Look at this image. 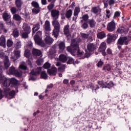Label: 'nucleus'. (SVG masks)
<instances>
[{
	"label": "nucleus",
	"instance_id": "20e7f679",
	"mask_svg": "<svg viewBox=\"0 0 131 131\" xmlns=\"http://www.w3.org/2000/svg\"><path fill=\"white\" fill-rule=\"evenodd\" d=\"M42 32L41 31H38L36 34L35 35L34 37V39L35 40V42L37 45L38 46H41V47H45L46 46V44L42 42L41 40V38H40V36H41Z\"/></svg>",
	"mask_w": 131,
	"mask_h": 131
},
{
	"label": "nucleus",
	"instance_id": "4be33fe9",
	"mask_svg": "<svg viewBox=\"0 0 131 131\" xmlns=\"http://www.w3.org/2000/svg\"><path fill=\"white\" fill-rule=\"evenodd\" d=\"M59 61L62 62V63H65L67 61V56L64 54H61L59 56Z\"/></svg>",
	"mask_w": 131,
	"mask_h": 131
},
{
	"label": "nucleus",
	"instance_id": "7c9ffc66",
	"mask_svg": "<svg viewBox=\"0 0 131 131\" xmlns=\"http://www.w3.org/2000/svg\"><path fill=\"white\" fill-rule=\"evenodd\" d=\"M125 31V29L123 26L119 28L117 30V33H122Z\"/></svg>",
	"mask_w": 131,
	"mask_h": 131
},
{
	"label": "nucleus",
	"instance_id": "393cba45",
	"mask_svg": "<svg viewBox=\"0 0 131 131\" xmlns=\"http://www.w3.org/2000/svg\"><path fill=\"white\" fill-rule=\"evenodd\" d=\"M105 36H106V34L104 32H100L97 33V37L100 38V39L104 38Z\"/></svg>",
	"mask_w": 131,
	"mask_h": 131
},
{
	"label": "nucleus",
	"instance_id": "338daca9",
	"mask_svg": "<svg viewBox=\"0 0 131 131\" xmlns=\"http://www.w3.org/2000/svg\"><path fill=\"white\" fill-rule=\"evenodd\" d=\"M42 5H46L47 4V0H41Z\"/></svg>",
	"mask_w": 131,
	"mask_h": 131
},
{
	"label": "nucleus",
	"instance_id": "7ed1b4c3",
	"mask_svg": "<svg viewBox=\"0 0 131 131\" xmlns=\"http://www.w3.org/2000/svg\"><path fill=\"white\" fill-rule=\"evenodd\" d=\"M2 67H0V83H3L5 92H8L10 91V84L13 85H17L18 84V80L15 78H11L10 79H7L4 75H3L2 68Z\"/></svg>",
	"mask_w": 131,
	"mask_h": 131
},
{
	"label": "nucleus",
	"instance_id": "a211bd4d",
	"mask_svg": "<svg viewBox=\"0 0 131 131\" xmlns=\"http://www.w3.org/2000/svg\"><path fill=\"white\" fill-rule=\"evenodd\" d=\"M0 46L6 48V38L4 35H2L0 37Z\"/></svg>",
	"mask_w": 131,
	"mask_h": 131
},
{
	"label": "nucleus",
	"instance_id": "a878e982",
	"mask_svg": "<svg viewBox=\"0 0 131 131\" xmlns=\"http://www.w3.org/2000/svg\"><path fill=\"white\" fill-rule=\"evenodd\" d=\"M92 12L94 13V14H100V13H101V9L99 7H93L92 8Z\"/></svg>",
	"mask_w": 131,
	"mask_h": 131
},
{
	"label": "nucleus",
	"instance_id": "ddd939ff",
	"mask_svg": "<svg viewBox=\"0 0 131 131\" xmlns=\"http://www.w3.org/2000/svg\"><path fill=\"white\" fill-rule=\"evenodd\" d=\"M44 29L46 31H51L52 29L51 28V24H50V21L46 20L44 25Z\"/></svg>",
	"mask_w": 131,
	"mask_h": 131
},
{
	"label": "nucleus",
	"instance_id": "aec40b11",
	"mask_svg": "<svg viewBox=\"0 0 131 131\" xmlns=\"http://www.w3.org/2000/svg\"><path fill=\"white\" fill-rule=\"evenodd\" d=\"M40 28V25H39V23H38L37 24L34 25L33 27L32 28L33 30V33H35L38 29Z\"/></svg>",
	"mask_w": 131,
	"mask_h": 131
},
{
	"label": "nucleus",
	"instance_id": "6e6d98bb",
	"mask_svg": "<svg viewBox=\"0 0 131 131\" xmlns=\"http://www.w3.org/2000/svg\"><path fill=\"white\" fill-rule=\"evenodd\" d=\"M105 15H106V17H107V18H110V10H106Z\"/></svg>",
	"mask_w": 131,
	"mask_h": 131
},
{
	"label": "nucleus",
	"instance_id": "c9c22d12",
	"mask_svg": "<svg viewBox=\"0 0 131 131\" xmlns=\"http://www.w3.org/2000/svg\"><path fill=\"white\" fill-rule=\"evenodd\" d=\"M65 65H63L61 67L58 68V72H64L65 71Z\"/></svg>",
	"mask_w": 131,
	"mask_h": 131
},
{
	"label": "nucleus",
	"instance_id": "dca6fc26",
	"mask_svg": "<svg viewBox=\"0 0 131 131\" xmlns=\"http://www.w3.org/2000/svg\"><path fill=\"white\" fill-rule=\"evenodd\" d=\"M15 4L18 10H21V8H22V5H23V2L22 0H15Z\"/></svg>",
	"mask_w": 131,
	"mask_h": 131
},
{
	"label": "nucleus",
	"instance_id": "49530a36",
	"mask_svg": "<svg viewBox=\"0 0 131 131\" xmlns=\"http://www.w3.org/2000/svg\"><path fill=\"white\" fill-rule=\"evenodd\" d=\"M30 33H28V32H25L22 34V37L24 38H27L28 37V34H29Z\"/></svg>",
	"mask_w": 131,
	"mask_h": 131
},
{
	"label": "nucleus",
	"instance_id": "8fccbe9b",
	"mask_svg": "<svg viewBox=\"0 0 131 131\" xmlns=\"http://www.w3.org/2000/svg\"><path fill=\"white\" fill-rule=\"evenodd\" d=\"M89 15L88 14H84L82 16V19L84 21H88L89 20Z\"/></svg>",
	"mask_w": 131,
	"mask_h": 131
},
{
	"label": "nucleus",
	"instance_id": "0e129e2a",
	"mask_svg": "<svg viewBox=\"0 0 131 131\" xmlns=\"http://www.w3.org/2000/svg\"><path fill=\"white\" fill-rule=\"evenodd\" d=\"M99 89H100V85H97L96 88H95V87L92 88V91H93L94 90L97 91V90H99Z\"/></svg>",
	"mask_w": 131,
	"mask_h": 131
},
{
	"label": "nucleus",
	"instance_id": "72a5a7b5",
	"mask_svg": "<svg viewBox=\"0 0 131 131\" xmlns=\"http://www.w3.org/2000/svg\"><path fill=\"white\" fill-rule=\"evenodd\" d=\"M15 72H16V69H15V67H11L9 69V73L10 74H12L13 75H14Z\"/></svg>",
	"mask_w": 131,
	"mask_h": 131
},
{
	"label": "nucleus",
	"instance_id": "e433bc0d",
	"mask_svg": "<svg viewBox=\"0 0 131 131\" xmlns=\"http://www.w3.org/2000/svg\"><path fill=\"white\" fill-rule=\"evenodd\" d=\"M14 43L13 42V41L11 40L8 39L7 42V46L8 48H11L12 46H13V44Z\"/></svg>",
	"mask_w": 131,
	"mask_h": 131
},
{
	"label": "nucleus",
	"instance_id": "2f4dec72",
	"mask_svg": "<svg viewBox=\"0 0 131 131\" xmlns=\"http://www.w3.org/2000/svg\"><path fill=\"white\" fill-rule=\"evenodd\" d=\"M13 35L14 37H18L19 36V31L18 29H15L13 30Z\"/></svg>",
	"mask_w": 131,
	"mask_h": 131
},
{
	"label": "nucleus",
	"instance_id": "b1692460",
	"mask_svg": "<svg viewBox=\"0 0 131 131\" xmlns=\"http://www.w3.org/2000/svg\"><path fill=\"white\" fill-rule=\"evenodd\" d=\"M40 71H41V68H38L36 69L35 72H34V71H32L31 72V74H32V75H36V74H39V73H40Z\"/></svg>",
	"mask_w": 131,
	"mask_h": 131
},
{
	"label": "nucleus",
	"instance_id": "c756f323",
	"mask_svg": "<svg viewBox=\"0 0 131 131\" xmlns=\"http://www.w3.org/2000/svg\"><path fill=\"white\" fill-rule=\"evenodd\" d=\"M59 50L63 51L65 49V43L64 42H60L58 45Z\"/></svg>",
	"mask_w": 131,
	"mask_h": 131
},
{
	"label": "nucleus",
	"instance_id": "69168bd1",
	"mask_svg": "<svg viewBox=\"0 0 131 131\" xmlns=\"http://www.w3.org/2000/svg\"><path fill=\"white\" fill-rule=\"evenodd\" d=\"M68 82H69V81L68 80V79H64V80H63V83L64 84H67L68 83Z\"/></svg>",
	"mask_w": 131,
	"mask_h": 131
},
{
	"label": "nucleus",
	"instance_id": "c85d7f7f",
	"mask_svg": "<svg viewBox=\"0 0 131 131\" xmlns=\"http://www.w3.org/2000/svg\"><path fill=\"white\" fill-rule=\"evenodd\" d=\"M14 75L17 77H20L22 76V72L20 70H16Z\"/></svg>",
	"mask_w": 131,
	"mask_h": 131
},
{
	"label": "nucleus",
	"instance_id": "412c9836",
	"mask_svg": "<svg viewBox=\"0 0 131 131\" xmlns=\"http://www.w3.org/2000/svg\"><path fill=\"white\" fill-rule=\"evenodd\" d=\"M73 11L72 10L69 9V10L67 11L65 16L67 19H70L71 16H72Z\"/></svg>",
	"mask_w": 131,
	"mask_h": 131
},
{
	"label": "nucleus",
	"instance_id": "de8ad7c7",
	"mask_svg": "<svg viewBox=\"0 0 131 131\" xmlns=\"http://www.w3.org/2000/svg\"><path fill=\"white\" fill-rule=\"evenodd\" d=\"M20 69H23V70H26L27 69V67L26 66L21 64L19 66Z\"/></svg>",
	"mask_w": 131,
	"mask_h": 131
},
{
	"label": "nucleus",
	"instance_id": "79ce46f5",
	"mask_svg": "<svg viewBox=\"0 0 131 131\" xmlns=\"http://www.w3.org/2000/svg\"><path fill=\"white\" fill-rule=\"evenodd\" d=\"M6 57H7V56L5 55V53L3 51H0V58L2 59H4L5 60Z\"/></svg>",
	"mask_w": 131,
	"mask_h": 131
},
{
	"label": "nucleus",
	"instance_id": "13d9d810",
	"mask_svg": "<svg viewBox=\"0 0 131 131\" xmlns=\"http://www.w3.org/2000/svg\"><path fill=\"white\" fill-rule=\"evenodd\" d=\"M119 16H120V13H119V12L117 11L114 14V18H115V17H119Z\"/></svg>",
	"mask_w": 131,
	"mask_h": 131
},
{
	"label": "nucleus",
	"instance_id": "c03bdc74",
	"mask_svg": "<svg viewBox=\"0 0 131 131\" xmlns=\"http://www.w3.org/2000/svg\"><path fill=\"white\" fill-rule=\"evenodd\" d=\"M81 27L83 28V29H87V28L89 27V25L87 23H84L82 25Z\"/></svg>",
	"mask_w": 131,
	"mask_h": 131
},
{
	"label": "nucleus",
	"instance_id": "ea45409f",
	"mask_svg": "<svg viewBox=\"0 0 131 131\" xmlns=\"http://www.w3.org/2000/svg\"><path fill=\"white\" fill-rule=\"evenodd\" d=\"M103 70H106L107 71H110L111 70V66L109 64H107L103 68Z\"/></svg>",
	"mask_w": 131,
	"mask_h": 131
},
{
	"label": "nucleus",
	"instance_id": "603ef678",
	"mask_svg": "<svg viewBox=\"0 0 131 131\" xmlns=\"http://www.w3.org/2000/svg\"><path fill=\"white\" fill-rule=\"evenodd\" d=\"M54 7H55V5L53 4H51L48 6V9L49 11H51L54 9Z\"/></svg>",
	"mask_w": 131,
	"mask_h": 131
},
{
	"label": "nucleus",
	"instance_id": "774afa93",
	"mask_svg": "<svg viewBox=\"0 0 131 131\" xmlns=\"http://www.w3.org/2000/svg\"><path fill=\"white\" fill-rule=\"evenodd\" d=\"M28 47H32V41H29L28 43Z\"/></svg>",
	"mask_w": 131,
	"mask_h": 131
},
{
	"label": "nucleus",
	"instance_id": "f704fd0d",
	"mask_svg": "<svg viewBox=\"0 0 131 131\" xmlns=\"http://www.w3.org/2000/svg\"><path fill=\"white\" fill-rule=\"evenodd\" d=\"M41 77L43 79H47L48 78V75L45 71H43L41 73Z\"/></svg>",
	"mask_w": 131,
	"mask_h": 131
},
{
	"label": "nucleus",
	"instance_id": "e2e57ef3",
	"mask_svg": "<svg viewBox=\"0 0 131 131\" xmlns=\"http://www.w3.org/2000/svg\"><path fill=\"white\" fill-rule=\"evenodd\" d=\"M115 3V1H114V0H110V1H109V5L110 6H111L112 5H114Z\"/></svg>",
	"mask_w": 131,
	"mask_h": 131
},
{
	"label": "nucleus",
	"instance_id": "bb28decb",
	"mask_svg": "<svg viewBox=\"0 0 131 131\" xmlns=\"http://www.w3.org/2000/svg\"><path fill=\"white\" fill-rule=\"evenodd\" d=\"M64 33L67 36H69V25H66L64 28Z\"/></svg>",
	"mask_w": 131,
	"mask_h": 131
},
{
	"label": "nucleus",
	"instance_id": "a19ab883",
	"mask_svg": "<svg viewBox=\"0 0 131 131\" xmlns=\"http://www.w3.org/2000/svg\"><path fill=\"white\" fill-rule=\"evenodd\" d=\"M51 63H50L49 62H46L43 65V68L45 69H49V68H50V67H51Z\"/></svg>",
	"mask_w": 131,
	"mask_h": 131
},
{
	"label": "nucleus",
	"instance_id": "39448f33",
	"mask_svg": "<svg viewBox=\"0 0 131 131\" xmlns=\"http://www.w3.org/2000/svg\"><path fill=\"white\" fill-rule=\"evenodd\" d=\"M130 40H131V38L129 37H121L118 40V45H120V46H127Z\"/></svg>",
	"mask_w": 131,
	"mask_h": 131
},
{
	"label": "nucleus",
	"instance_id": "1a4fd4ad",
	"mask_svg": "<svg viewBox=\"0 0 131 131\" xmlns=\"http://www.w3.org/2000/svg\"><path fill=\"white\" fill-rule=\"evenodd\" d=\"M45 36H46L45 38V42L47 45H52L54 42V39L50 36V32H45Z\"/></svg>",
	"mask_w": 131,
	"mask_h": 131
},
{
	"label": "nucleus",
	"instance_id": "423d86ee",
	"mask_svg": "<svg viewBox=\"0 0 131 131\" xmlns=\"http://www.w3.org/2000/svg\"><path fill=\"white\" fill-rule=\"evenodd\" d=\"M31 5L34 8L32 9V12L34 14H38L40 12V8L39 7V4L38 2L33 1L31 3Z\"/></svg>",
	"mask_w": 131,
	"mask_h": 131
},
{
	"label": "nucleus",
	"instance_id": "58836bf2",
	"mask_svg": "<svg viewBox=\"0 0 131 131\" xmlns=\"http://www.w3.org/2000/svg\"><path fill=\"white\" fill-rule=\"evenodd\" d=\"M25 56L26 57V58H29V56H30V51L28 50H25Z\"/></svg>",
	"mask_w": 131,
	"mask_h": 131
},
{
	"label": "nucleus",
	"instance_id": "f3484780",
	"mask_svg": "<svg viewBox=\"0 0 131 131\" xmlns=\"http://www.w3.org/2000/svg\"><path fill=\"white\" fill-rule=\"evenodd\" d=\"M89 52H93L96 50V46L93 43H89L87 46Z\"/></svg>",
	"mask_w": 131,
	"mask_h": 131
},
{
	"label": "nucleus",
	"instance_id": "cd10ccee",
	"mask_svg": "<svg viewBox=\"0 0 131 131\" xmlns=\"http://www.w3.org/2000/svg\"><path fill=\"white\" fill-rule=\"evenodd\" d=\"M13 18L14 20H15V21H20V20L22 19V18L19 14H15L13 15Z\"/></svg>",
	"mask_w": 131,
	"mask_h": 131
},
{
	"label": "nucleus",
	"instance_id": "473e14b6",
	"mask_svg": "<svg viewBox=\"0 0 131 131\" xmlns=\"http://www.w3.org/2000/svg\"><path fill=\"white\" fill-rule=\"evenodd\" d=\"M80 12V9L79 7H76L74 12V16H77Z\"/></svg>",
	"mask_w": 131,
	"mask_h": 131
},
{
	"label": "nucleus",
	"instance_id": "0eeeda50",
	"mask_svg": "<svg viewBox=\"0 0 131 131\" xmlns=\"http://www.w3.org/2000/svg\"><path fill=\"white\" fill-rule=\"evenodd\" d=\"M116 28V25L114 20H112L107 24V30H108V31H110V32H112L113 31H114Z\"/></svg>",
	"mask_w": 131,
	"mask_h": 131
},
{
	"label": "nucleus",
	"instance_id": "9b49d317",
	"mask_svg": "<svg viewBox=\"0 0 131 131\" xmlns=\"http://www.w3.org/2000/svg\"><path fill=\"white\" fill-rule=\"evenodd\" d=\"M116 38V35L108 34L107 39V43H111V41H112V40H115Z\"/></svg>",
	"mask_w": 131,
	"mask_h": 131
},
{
	"label": "nucleus",
	"instance_id": "09e8293b",
	"mask_svg": "<svg viewBox=\"0 0 131 131\" xmlns=\"http://www.w3.org/2000/svg\"><path fill=\"white\" fill-rule=\"evenodd\" d=\"M9 91H10V89H9V90H8L7 91H5V92H6V93H8V92ZM9 94L10 96H11V97H13L15 94V91H10L9 92Z\"/></svg>",
	"mask_w": 131,
	"mask_h": 131
},
{
	"label": "nucleus",
	"instance_id": "4468645a",
	"mask_svg": "<svg viewBox=\"0 0 131 131\" xmlns=\"http://www.w3.org/2000/svg\"><path fill=\"white\" fill-rule=\"evenodd\" d=\"M23 29L26 32H28V33H30V31H31V29H30V26L26 23H24L23 26Z\"/></svg>",
	"mask_w": 131,
	"mask_h": 131
},
{
	"label": "nucleus",
	"instance_id": "5fc2aeb1",
	"mask_svg": "<svg viewBox=\"0 0 131 131\" xmlns=\"http://www.w3.org/2000/svg\"><path fill=\"white\" fill-rule=\"evenodd\" d=\"M98 85H100V88H102V89H104V88L105 87L103 86L104 85V82L103 81H99ZM105 88H107V86H105Z\"/></svg>",
	"mask_w": 131,
	"mask_h": 131
},
{
	"label": "nucleus",
	"instance_id": "4c0bfd02",
	"mask_svg": "<svg viewBox=\"0 0 131 131\" xmlns=\"http://www.w3.org/2000/svg\"><path fill=\"white\" fill-rule=\"evenodd\" d=\"M15 48L16 50H18L21 48V42L17 41L15 45Z\"/></svg>",
	"mask_w": 131,
	"mask_h": 131
},
{
	"label": "nucleus",
	"instance_id": "6e6552de",
	"mask_svg": "<svg viewBox=\"0 0 131 131\" xmlns=\"http://www.w3.org/2000/svg\"><path fill=\"white\" fill-rule=\"evenodd\" d=\"M107 49V46L106 45V42H102L100 46L98 49L99 52H101L103 56H106V54L105 51Z\"/></svg>",
	"mask_w": 131,
	"mask_h": 131
},
{
	"label": "nucleus",
	"instance_id": "680f3d73",
	"mask_svg": "<svg viewBox=\"0 0 131 131\" xmlns=\"http://www.w3.org/2000/svg\"><path fill=\"white\" fill-rule=\"evenodd\" d=\"M15 55L17 57H19L20 56V51H15Z\"/></svg>",
	"mask_w": 131,
	"mask_h": 131
},
{
	"label": "nucleus",
	"instance_id": "f257e3e1",
	"mask_svg": "<svg viewBox=\"0 0 131 131\" xmlns=\"http://www.w3.org/2000/svg\"><path fill=\"white\" fill-rule=\"evenodd\" d=\"M80 41H81V39L79 38L73 39L71 43V47H71H68L67 50L68 52H69L71 54H72V53H75V54H77L78 57H81L79 58V59H84V58H89V57L91 56V54L90 53H86L84 54L83 52H80L79 51V46L78 45V43L80 42Z\"/></svg>",
	"mask_w": 131,
	"mask_h": 131
},
{
	"label": "nucleus",
	"instance_id": "864d4df0",
	"mask_svg": "<svg viewBox=\"0 0 131 131\" xmlns=\"http://www.w3.org/2000/svg\"><path fill=\"white\" fill-rule=\"evenodd\" d=\"M74 63V59L71 57H70L68 60V61L67 62L68 64H72Z\"/></svg>",
	"mask_w": 131,
	"mask_h": 131
},
{
	"label": "nucleus",
	"instance_id": "f8f14e48",
	"mask_svg": "<svg viewBox=\"0 0 131 131\" xmlns=\"http://www.w3.org/2000/svg\"><path fill=\"white\" fill-rule=\"evenodd\" d=\"M49 75H55L57 73V68L55 66H52L51 69L48 70Z\"/></svg>",
	"mask_w": 131,
	"mask_h": 131
},
{
	"label": "nucleus",
	"instance_id": "3c124183",
	"mask_svg": "<svg viewBox=\"0 0 131 131\" xmlns=\"http://www.w3.org/2000/svg\"><path fill=\"white\" fill-rule=\"evenodd\" d=\"M11 12L12 14H16L17 13V8L16 7H12L11 9Z\"/></svg>",
	"mask_w": 131,
	"mask_h": 131
},
{
	"label": "nucleus",
	"instance_id": "052dcab7",
	"mask_svg": "<svg viewBox=\"0 0 131 131\" xmlns=\"http://www.w3.org/2000/svg\"><path fill=\"white\" fill-rule=\"evenodd\" d=\"M106 53L107 54H108L109 55H112V50L110 49V48H108L106 50Z\"/></svg>",
	"mask_w": 131,
	"mask_h": 131
},
{
	"label": "nucleus",
	"instance_id": "a18cd8bd",
	"mask_svg": "<svg viewBox=\"0 0 131 131\" xmlns=\"http://www.w3.org/2000/svg\"><path fill=\"white\" fill-rule=\"evenodd\" d=\"M89 35H90L89 34H86V33H82L81 34L82 38H83L84 39L88 38V37H89Z\"/></svg>",
	"mask_w": 131,
	"mask_h": 131
},
{
	"label": "nucleus",
	"instance_id": "f03ea898",
	"mask_svg": "<svg viewBox=\"0 0 131 131\" xmlns=\"http://www.w3.org/2000/svg\"><path fill=\"white\" fill-rule=\"evenodd\" d=\"M51 16L53 18L52 25L54 27V29L52 31V35H54L55 38H58L61 26L57 19H58L59 18V16H60V11L56 9L53 10L51 11Z\"/></svg>",
	"mask_w": 131,
	"mask_h": 131
},
{
	"label": "nucleus",
	"instance_id": "4d7b16f0",
	"mask_svg": "<svg viewBox=\"0 0 131 131\" xmlns=\"http://www.w3.org/2000/svg\"><path fill=\"white\" fill-rule=\"evenodd\" d=\"M5 28V25H4V22L0 21V29L1 30L4 29Z\"/></svg>",
	"mask_w": 131,
	"mask_h": 131
},
{
	"label": "nucleus",
	"instance_id": "2eb2a0df",
	"mask_svg": "<svg viewBox=\"0 0 131 131\" xmlns=\"http://www.w3.org/2000/svg\"><path fill=\"white\" fill-rule=\"evenodd\" d=\"M11 65L10 60H9V57L6 56L5 60H4V67L5 69H8Z\"/></svg>",
	"mask_w": 131,
	"mask_h": 131
},
{
	"label": "nucleus",
	"instance_id": "37998d69",
	"mask_svg": "<svg viewBox=\"0 0 131 131\" xmlns=\"http://www.w3.org/2000/svg\"><path fill=\"white\" fill-rule=\"evenodd\" d=\"M36 63H37V65H41V64H42V63H43V59H42V58H39L37 60Z\"/></svg>",
	"mask_w": 131,
	"mask_h": 131
},
{
	"label": "nucleus",
	"instance_id": "bf43d9fd",
	"mask_svg": "<svg viewBox=\"0 0 131 131\" xmlns=\"http://www.w3.org/2000/svg\"><path fill=\"white\" fill-rule=\"evenodd\" d=\"M103 64H104V63L102 61H99V62L97 64V66L98 67H102V66H103Z\"/></svg>",
	"mask_w": 131,
	"mask_h": 131
},
{
	"label": "nucleus",
	"instance_id": "9d476101",
	"mask_svg": "<svg viewBox=\"0 0 131 131\" xmlns=\"http://www.w3.org/2000/svg\"><path fill=\"white\" fill-rule=\"evenodd\" d=\"M3 18L4 20H5V21H7V24L8 25H11L12 24V21L9 20V21H8V20L11 18V14H10V13L4 12L3 14Z\"/></svg>",
	"mask_w": 131,
	"mask_h": 131
},
{
	"label": "nucleus",
	"instance_id": "5701e85b",
	"mask_svg": "<svg viewBox=\"0 0 131 131\" xmlns=\"http://www.w3.org/2000/svg\"><path fill=\"white\" fill-rule=\"evenodd\" d=\"M32 53L33 55H34V56H40L41 55V52L36 49H33Z\"/></svg>",
	"mask_w": 131,
	"mask_h": 131
},
{
	"label": "nucleus",
	"instance_id": "6ab92c4d",
	"mask_svg": "<svg viewBox=\"0 0 131 131\" xmlns=\"http://www.w3.org/2000/svg\"><path fill=\"white\" fill-rule=\"evenodd\" d=\"M88 23L91 27V28H95L96 27V25L97 24V22H96V20L94 19H89Z\"/></svg>",
	"mask_w": 131,
	"mask_h": 131
}]
</instances>
